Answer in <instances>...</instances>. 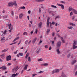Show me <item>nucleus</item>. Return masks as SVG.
I'll return each instance as SVG.
<instances>
[{"mask_svg":"<svg viewBox=\"0 0 77 77\" xmlns=\"http://www.w3.org/2000/svg\"><path fill=\"white\" fill-rule=\"evenodd\" d=\"M77 41H74L73 44V49L74 50L77 48V46H75L77 45Z\"/></svg>","mask_w":77,"mask_h":77,"instance_id":"1","label":"nucleus"},{"mask_svg":"<svg viewBox=\"0 0 77 77\" xmlns=\"http://www.w3.org/2000/svg\"><path fill=\"white\" fill-rule=\"evenodd\" d=\"M57 47H58L59 48L60 47V46L62 44H61V42L60 41H59L57 42V43H56Z\"/></svg>","mask_w":77,"mask_h":77,"instance_id":"2","label":"nucleus"},{"mask_svg":"<svg viewBox=\"0 0 77 77\" xmlns=\"http://www.w3.org/2000/svg\"><path fill=\"white\" fill-rule=\"evenodd\" d=\"M8 5L9 7H12L14 6V2H10L8 3Z\"/></svg>","mask_w":77,"mask_h":77,"instance_id":"3","label":"nucleus"},{"mask_svg":"<svg viewBox=\"0 0 77 77\" xmlns=\"http://www.w3.org/2000/svg\"><path fill=\"white\" fill-rule=\"evenodd\" d=\"M57 5L59 6H61L62 9H64V5H62V4H58Z\"/></svg>","mask_w":77,"mask_h":77,"instance_id":"4","label":"nucleus"},{"mask_svg":"<svg viewBox=\"0 0 77 77\" xmlns=\"http://www.w3.org/2000/svg\"><path fill=\"white\" fill-rule=\"evenodd\" d=\"M6 59L7 61H8L10 60H11V55H9L7 56L6 57Z\"/></svg>","mask_w":77,"mask_h":77,"instance_id":"5","label":"nucleus"},{"mask_svg":"<svg viewBox=\"0 0 77 77\" xmlns=\"http://www.w3.org/2000/svg\"><path fill=\"white\" fill-rule=\"evenodd\" d=\"M50 20V17H48V18L47 19V27H48L49 26V20Z\"/></svg>","mask_w":77,"mask_h":77,"instance_id":"6","label":"nucleus"},{"mask_svg":"<svg viewBox=\"0 0 77 77\" xmlns=\"http://www.w3.org/2000/svg\"><path fill=\"white\" fill-rule=\"evenodd\" d=\"M61 77H67V76L63 72H62V74L61 75Z\"/></svg>","mask_w":77,"mask_h":77,"instance_id":"7","label":"nucleus"},{"mask_svg":"<svg viewBox=\"0 0 77 77\" xmlns=\"http://www.w3.org/2000/svg\"><path fill=\"white\" fill-rule=\"evenodd\" d=\"M77 62V61L75 60H72L71 63V64H72V65H74V64L75 63V62Z\"/></svg>","mask_w":77,"mask_h":77,"instance_id":"8","label":"nucleus"},{"mask_svg":"<svg viewBox=\"0 0 77 77\" xmlns=\"http://www.w3.org/2000/svg\"><path fill=\"white\" fill-rule=\"evenodd\" d=\"M42 26V22H40L38 23V27L39 28H41Z\"/></svg>","mask_w":77,"mask_h":77,"instance_id":"9","label":"nucleus"},{"mask_svg":"<svg viewBox=\"0 0 77 77\" xmlns=\"http://www.w3.org/2000/svg\"><path fill=\"white\" fill-rule=\"evenodd\" d=\"M74 9V8H72V7H69V12H70V11H72L73 9Z\"/></svg>","mask_w":77,"mask_h":77,"instance_id":"10","label":"nucleus"},{"mask_svg":"<svg viewBox=\"0 0 77 77\" xmlns=\"http://www.w3.org/2000/svg\"><path fill=\"white\" fill-rule=\"evenodd\" d=\"M72 11H73L75 14H77V11L75 10V9H73Z\"/></svg>","mask_w":77,"mask_h":77,"instance_id":"11","label":"nucleus"},{"mask_svg":"<svg viewBox=\"0 0 77 77\" xmlns=\"http://www.w3.org/2000/svg\"><path fill=\"white\" fill-rule=\"evenodd\" d=\"M42 66H48V63H45L44 64H42Z\"/></svg>","mask_w":77,"mask_h":77,"instance_id":"12","label":"nucleus"},{"mask_svg":"<svg viewBox=\"0 0 77 77\" xmlns=\"http://www.w3.org/2000/svg\"><path fill=\"white\" fill-rule=\"evenodd\" d=\"M13 70V72H14V73H16L17 72V70H16V69L14 68L12 69Z\"/></svg>","mask_w":77,"mask_h":77,"instance_id":"13","label":"nucleus"},{"mask_svg":"<svg viewBox=\"0 0 77 77\" xmlns=\"http://www.w3.org/2000/svg\"><path fill=\"white\" fill-rule=\"evenodd\" d=\"M8 49H5L2 50V52L4 53V52H6V51H8Z\"/></svg>","mask_w":77,"mask_h":77,"instance_id":"14","label":"nucleus"},{"mask_svg":"<svg viewBox=\"0 0 77 77\" xmlns=\"http://www.w3.org/2000/svg\"><path fill=\"white\" fill-rule=\"evenodd\" d=\"M55 73H58V72H59V71H60V69H55Z\"/></svg>","mask_w":77,"mask_h":77,"instance_id":"15","label":"nucleus"},{"mask_svg":"<svg viewBox=\"0 0 77 77\" xmlns=\"http://www.w3.org/2000/svg\"><path fill=\"white\" fill-rule=\"evenodd\" d=\"M49 32H50V29H48L46 32L47 35H48Z\"/></svg>","mask_w":77,"mask_h":77,"instance_id":"16","label":"nucleus"},{"mask_svg":"<svg viewBox=\"0 0 77 77\" xmlns=\"http://www.w3.org/2000/svg\"><path fill=\"white\" fill-rule=\"evenodd\" d=\"M35 1L36 2H44V0H35Z\"/></svg>","mask_w":77,"mask_h":77,"instance_id":"17","label":"nucleus"},{"mask_svg":"<svg viewBox=\"0 0 77 77\" xmlns=\"http://www.w3.org/2000/svg\"><path fill=\"white\" fill-rule=\"evenodd\" d=\"M0 56L2 59H5V55L4 54L1 55Z\"/></svg>","mask_w":77,"mask_h":77,"instance_id":"18","label":"nucleus"},{"mask_svg":"<svg viewBox=\"0 0 77 77\" xmlns=\"http://www.w3.org/2000/svg\"><path fill=\"white\" fill-rule=\"evenodd\" d=\"M28 66V65H25V67H24L23 69H25V70H26L27 69V67Z\"/></svg>","mask_w":77,"mask_h":77,"instance_id":"19","label":"nucleus"},{"mask_svg":"<svg viewBox=\"0 0 77 77\" xmlns=\"http://www.w3.org/2000/svg\"><path fill=\"white\" fill-rule=\"evenodd\" d=\"M69 25H71V26H75V24L72 23H70Z\"/></svg>","mask_w":77,"mask_h":77,"instance_id":"20","label":"nucleus"},{"mask_svg":"<svg viewBox=\"0 0 77 77\" xmlns=\"http://www.w3.org/2000/svg\"><path fill=\"white\" fill-rule=\"evenodd\" d=\"M57 54H60V52L59 49H57Z\"/></svg>","mask_w":77,"mask_h":77,"instance_id":"21","label":"nucleus"},{"mask_svg":"<svg viewBox=\"0 0 77 77\" xmlns=\"http://www.w3.org/2000/svg\"><path fill=\"white\" fill-rule=\"evenodd\" d=\"M17 74H18L17 73L15 74H13L12 75V77H15L16 76H17Z\"/></svg>","mask_w":77,"mask_h":77,"instance_id":"22","label":"nucleus"},{"mask_svg":"<svg viewBox=\"0 0 77 77\" xmlns=\"http://www.w3.org/2000/svg\"><path fill=\"white\" fill-rule=\"evenodd\" d=\"M13 3H14V6H17V4H16V1H14Z\"/></svg>","mask_w":77,"mask_h":77,"instance_id":"23","label":"nucleus"},{"mask_svg":"<svg viewBox=\"0 0 77 77\" xmlns=\"http://www.w3.org/2000/svg\"><path fill=\"white\" fill-rule=\"evenodd\" d=\"M51 6L52 8H57V7L56 6H54L53 5H51Z\"/></svg>","mask_w":77,"mask_h":77,"instance_id":"24","label":"nucleus"},{"mask_svg":"<svg viewBox=\"0 0 77 77\" xmlns=\"http://www.w3.org/2000/svg\"><path fill=\"white\" fill-rule=\"evenodd\" d=\"M43 59L41 58L40 59H38V62H40V61H42Z\"/></svg>","mask_w":77,"mask_h":77,"instance_id":"25","label":"nucleus"},{"mask_svg":"<svg viewBox=\"0 0 77 77\" xmlns=\"http://www.w3.org/2000/svg\"><path fill=\"white\" fill-rule=\"evenodd\" d=\"M40 51V49H38L37 50V52H36L37 53V54H38Z\"/></svg>","mask_w":77,"mask_h":77,"instance_id":"26","label":"nucleus"},{"mask_svg":"<svg viewBox=\"0 0 77 77\" xmlns=\"http://www.w3.org/2000/svg\"><path fill=\"white\" fill-rule=\"evenodd\" d=\"M11 14L12 16H13L14 15V11H11Z\"/></svg>","mask_w":77,"mask_h":77,"instance_id":"27","label":"nucleus"},{"mask_svg":"<svg viewBox=\"0 0 77 77\" xmlns=\"http://www.w3.org/2000/svg\"><path fill=\"white\" fill-rule=\"evenodd\" d=\"M1 41L2 42H5L6 41V40H5V39H1Z\"/></svg>","mask_w":77,"mask_h":77,"instance_id":"28","label":"nucleus"},{"mask_svg":"<svg viewBox=\"0 0 77 77\" xmlns=\"http://www.w3.org/2000/svg\"><path fill=\"white\" fill-rule=\"evenodd\" d=\"M7 26H8L9 27H11L12 26V24H11V23H10L9 24H8Z\"/></svg>","mask_w":77,"mask_h":77,"instance_id":"29","label":"nucleus"},{"mask_svg":"<svg viewBox=\"0 0 77 77\" xmlns=\"http://www.w3.org/2000/svg\"><path fill=\"white\" fill-rule=\"evenodd\" d=\"M2 32H3L4 35H5V34L6 33V32H7V31H6V30H5V31L4 32H3V31H2Z\"/></svg>","mask_w":77,"mask_h":77,"instance_id":"30","label":"nucleus"},{"mask_svg":"<svg viewBox=\"0 0 77 77\" xmlns=\"http://www.w3.org/2000/svg\"><path fill=\"white\" fill-rule=\"evenodd\" d=\"M57 36L58 37V38H60V39H63V37H60V35H59V34L57 35Z\"/></svg>","mask_w":77,"mask_h":77,"instance_id":"31","label":"nucleus"},{"mask_svg":"<svg viewBox=\"0 0 77 77\" xmlns=\"http://www.w3.org/2000/svg\"><path fill=\"white\" fill-rule=\"evenodd\" d=\"M23 16V14H20L19 15V18H21Z\"/></svg>","mask_w":77,"mask_h":77,"instance_id":"32","label":"nucleus"},{"mask_svg":"<svg viewBox=\"0 0 77 77\" xmlns=\"http://www.w3.org/2000/svg\"><path fill=\"white\" fill-rule=\"evenodd\" d=\"M61 41H62V42L63 43H65V40H64L63 39H62Z\"/></svg>","mask_w":77,"mask_h":77,"instance_id":"33","label":"nucleus"},{"mask_svg":"<svg viewBox=\"0 0 77 77\" xmlns=\"http://www.w3.org/2000/svg\"><path fill=\"white\" fill-rule=\"evenodd\" d=\"M28 61L29 62H31V59H30V57H28Z\"/></svg>","mask_w":77,"mask_h":77,"instance_id":"34","label":"nucleus"},{"mask_svg":"<svg viewBox=\"0 0 77 77\" xmlns=\"http://www.w3.org/2000/svg\"><path fill=\"white\" fill-rule=\"evenodd\" d=\"M56 72V71L55 70H53V71L52 72V74H54L55 73V72Z\"/></svg>","mask_w":77,"mask_h":77,"instance_id":"35","label":"nucleus"},{"mask_svg":"<svg viewBox=\"0 0 77 77\" xmlns=\"http://www.w3.org/2000/svg\"><path fill=\"white\" fill-rule=\"evenodd\" d=\"M60 18V17L59 16H57L55 18V20H56L57 18Z\"/></svg>","mask_w":77,"mask_h":77,"instance_id":"36","label":"nucleus"},{"mask_svg":"<svg viewBox=\"0 0 77 77\" xmlns=\"http://www.w3.org/2000/svg\"><path fill=\"white\" fill-rule=\"evenodd\" d=\"M61 3H63L64 4H65L66 3V2L63 1H61Z\"/></svg>","mask_w":77,"mask_h":77,"instance_id":"37","label":"nucleus"},{"mask_svg":"<svg viewBox=\"0 0 77 77\" xmlns=\"http://www.w3.org/2000/svg\"><path fill=\"white\" fill-rule=\"evenodd\" d=\"M70 55H71V53H69L68 55H67V57L69 58V57H70Z\"/></svg>","mask_w":77,"mask_h":77,"instance_id":"38","label":"nucleus"},{"mask_svg":"<svg viewBox=\"0 0 77 77\" xmlns=\"http://www.w3.org/2000/svg\"><path fill=\"white\" fill-rule=\"evenodd\" d=\"M36 74H34L32 75V77H35V75H36Z\"/></svg>","mask_w":77,"mask_h":77,"instance_id":"39","label":"nucleus"},{"mask_svg":"<svg viewBox=\"0 0 77 77\" xmlns=\"http://www.w3.org/2000/svg\"><path fill=\"white\" fill-rule=\"evenodd\" d=\"M73 14V13H72V12L71 11L70 12V16H72V15Z\"/></svg>","mask_w":77,"mask_h":77,"instance_id":"40","label":"nucleus"},{"mask_svg":"<svg viewBox=\"0 0 77 77\" xmlns=\"http://www.w3.org/2000/svg\"><path fill=\"white\" fill-rule=\"evenodd\" d=\"M19 55L20 56H23V53H20Z\"/></svg>","mask_w":77,"mask_h":77,"instance_id":"41","label":"nucleus"},{"mask_svg":"<svg viewBox=\"0 0 77 77\" xmlns=\"http://www.w3.org/2000/svg\"><path fill=\"white\" fill-rule=\"evenodd\" d=\"M42 41H41V40H40V42H39V43H38V45H40V44H41V43H42Z\"/></svg>","mask_w":77,"mask_h":77,"instance_id":"42","label":"nucleus"},{"mask_svg":"<svg viewBox=\"0 0 77 77\" xmlns=\"http://www.w3.org/2000/svg\"><path fill=\"white\" fill-rule=\"evenodd\" d=\"M45 48H47L48 47V45H46L45 46Z\"/></svg>","mask_w":77,"mask_h":77,"instance_id":"43","label":"nucleus"},{"mask_svg":"<svg viewBox=\"0 0 77 77\" xmlns=\"http://www.w3.org/2000/svg\"><path fill=\"white\" fill-rule=\"evenodd\" d=\"M3 18H7V16H4L3 17Z\"/></svg>","mask_w":77,"mask_h":77,"instance_id":"44","label":"nucleus"},{"mask_svg":"<svg viewBox=\"0 0 77 77\" xmlns=\"http://www.w3.org/2000/svg\"><path fill=\"white\" fill-rule=\"evenodd\" d=\"M52 36H54V35H55V33L54 32H52Z\"/></svg>","mask_w":77,"mask_h":77,"instance_id":"45","label":"nucleus"},{"mask_svg":"<svg viewBox=\"0 0 77 77\" xmlns=\"http://www.w3.org/2000/svg\"><path fill=\"white\" fill-rule=\"evenodd\" d=\"M77 65H76L75 66V68H74V69L75 70H76V69H77Z\"/></svg>","mask_w":77,"mask_h":77,"instance_id":"46","label":"nucleus"},{"mask_svg":"<svg viewBox=\"0 0 77 77\" xmlns=\"http://www.w3.org/2000/svg\"><path fill=\"white\" fill-rule=\"evenodd\" d=\"M77 75V71L75 72V76H76Z\"/></svg>","mask_w":77,"mask_h":77,"instance_id":"47","label":"nucleus"},{"mask_svg":"<svg viewBox=\"0 0 77 77\" xmlns=\"http://www.w3.org/2000/svg\"><path fill=\"white\" fill-rule=\"evenodd\" d=\"M31 12V11L30 10H29L28 11V14H30Z\"/></svg>","mask_w":77,"mask_h":77,"instance_id":"48","label":"nucleus"},{"mask_svg":"<svg viewBox=\"0 0 77 77\" xmlns=\"http://www.w3.org/2000/svg\"><path fill=\"white\" fill-rule=\"evenodd\" d=\"M21 40H20L19 43L18 44V45H20V44H21Z\"/></svg>","mask_w":77,"mask_h":77,"instance_id":"49","label":"nucleus"},{"mask_svg":"<svg viewBox=\"0 0 77 77\" xmlns=\"http://www.w3.org/2000/svg\"><path fill=\"white\" fill-rule=\"evenodd\" d=\"M16 44V42L13 43H11L10 45H13V44Z\"/></svg>","mask_w":77,"mask_h":77,"instance_id":"50","label":"nucleus"},{"mask_svg":"<svg viewBox=\"0 0 77 77\" xmlns=\"http://www.w3.org/2000/svg\"><path fill=\"white\" fill-rule=\"evenodd\" d=\"M2 68V69H6V68H6V67H3Z\"/></svg>","mask_w":77,"mask_h":77,"instance_id":"51","label":"nucleus"},{"mask_svg":"<svg viewBox=\"0 0 77 77\" xmlns=\"http://www.w3.org/2000/svg\"><path fill=\"white\" fill-rule=\"evenodd\" d=\"M26 34H27V32H23V35H26Z\"/></svg>","mask_w":77,"mask_h":77,"instance_id":"52","label":"nucleus"},{"mask_svg":"<svg viewBox=\"0 0 77 77\" xmlns=\"http://www.w3.org/2000/svg\"><path fill=\"white\" fill-rule=\"evenodd\" d=\"M8 38L9 39H11V38H12V36H11V35L9 36L8 37Z\"/></svg>","mask_w":77,"mask_h":77,"instance_id":"53","label":"nucleus"},{"mask_svg":"<svg viewBox=\"0 0 77 77\" xmlns=\"http://www.w3.org/2000/svg\"><path fill=\"white\" fill-rule=\"evenodd\" d=\"M55 24V23L54 22H52V23H51V24L53 25H54V24Z\"/></svg>","mask_w":77,"mask_h":77,"instance_id":"54","label":"nucleus"},{"mask_svg":"<svg viewBox=\"0 0 77 77\" xmlns=\"http://www.w3.org/2000/svg\"><path fill=\"white\" fill-rule=\"evenodd\" d=\"M21 9H25V7L23 6V7H21Z\"/></svg>","mask_w":77,"mask_h":77,"instance_id":"55","label":"nucleus"},{"mask_svg":"<svg viewBox=\"0 0 77 77\" xmlns=\"http://www.w3.org/2000/svg\"><path fill=\"white\" fill-rule=\"evenodd\" d=\"M72 20H74V18H75V17L74 16H73L72 17Z\"/></svg>","mask_w":77,"mask_h":77,"instance_id":"56","label":"nucleus"},{"mask_svg":"<svg viewBox=\"0 0 77 77\" xmlns=\"http://www.w3.org/2000/svg\"><path fill=\"white\" fill-rule=\"evenodd\" d=\"M9 32H11V31H12V28H11L10 30H9Z\"/></svg>","mask_w":77,"mask_h":77,"instance_id":"57","label":"nucleus"},{"mask_svg":"<svg viewBox=\"0 0 77 77\" xmlns=\"http://www.w3.org/2000/svg\"><path fill=\"white\" fill-rule=\"evenodd\" d=\"M18 66H17L16 67V68H14V69H16V70H18Z\"/></svg>","mask_w":77,"mask_h":77,"instance_id":"58","label":"nucleus"},{"mask_svg":"<svg viewBox=\"0 0 77 77\" xmlns=\"http://www.w3.org/2000/svg\"><path fill=\"white\" fill-rule=\"evenodd\" d=\"M4 66H3L2 67H0V69H3V67H4Z\"/></svg>","mask_w":77,"mask_h":77,"instance_id":"59","label":"nucleus"},{"mask_svg":"<svg viewBox=\"0 0 77 77\" xmlns=\"http://www.w3.org/2000/svg\"><path fill=\"white\" fill-rule=\"evenodd\" d=\"M52 48H51V46L49 47V50H51V49Z\"/></svg>","mask_w":77,"mask_h":77,"instance_id":"60","label":"nucleus"},{"mask_svg":"<svg viewBox=\"0 0 77 77\" xmlns=\"http://www.w3.org/2000/svg\"><path fill=\"white\" fill-rule=\"evenodd\" d=\"M14 47L13 46V47L11 48V50H14Z\"/></svg>","mask_w":77,"mask_h":77,"instance_id":"61","label":"nucleus"},{"mask_svg":"<svg viewBox=\"0 0 77 77\" xmlns=\"http://www.w3.org/2000/svg\"><path fill=\"white\" fill-rule=\"evenodd\" d=\"M2 13H5V10H3L2 11Z\"/></svg>","mask_w":77,"mask_h":77,"instance_id":"62","label":"nucleus"},{"mask_svg":"<svg viewBox=\"0 0 77 77\" xmlns=\"http://www.w3.org/2000/svg\"><path fill=\"white\" fill-rule=\"evenodd\" d=\"M68 29H72V26H70V27H68Z\"/></svg>","mask_w":77,"mask_h":77,"instance_id":"63","label":"nucleus"},{"mask_svg":"<svg viewBox=\"0 0 77 77\" xmlns=\"http://www.w3.org/2000/svg\"><path fill=\"white\" fill-rule=\"evenodd\" d=\"M30 33H31V35H32V34L33 33V31H31Z\"/></svg>","mask_w":77,"mask_h":77,"instance_id":"64","label":"nucleus"}]
</instances>
